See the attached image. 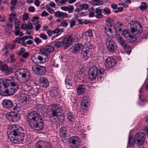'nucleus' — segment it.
Instances as JSON below:
<instances>
[{
  "label": "nucleus",
  "instance_id": "1",
  "mask_svg": "<svg viewBox=\"0 0 148 148\" xmlns=\"http://www.w3.org/2000/svg\"><path fill=\"white\" fill-rule=\"evenodd\" d=\"M23 131L22 128L20 125H12L8 130V138L14 143H21L24 139L25 134Z\"/></svg>",
  "mask_w": 148,
  "mask_h": 148
},
{
  "label": "nucleus",
  "instance_id": "2",
  "mask_svg": "<svg viewBox=\"0 0 148 148\" xmlns=\"http://www.w3.org/2000/svg\"><path fill=\"white\" fill-rule=\"evenodd\" d=\"M27 120L29 126L32 128L38 130L43 129L44 122L42 117L36 112H29L27 116Z\"/></svg>",
  "mask_w": 148,
  "mask_h": 148
},
{
  "label": "nucleus",
  "instance_id": "3",
  "mask_svg": "<svg viewBox=\"0 0 148 148\" xmlns=\"http://www.w3.org/2000/svg\"><path fill=\"white\" fill-rule=\"evenodd\" d=\"M15 74L17 77L22 79L25 82L29 81L31 77L29 71L25 69H18L15 71Z\"/></svg>",
  "mask_w": 148,
  "mask_h": 148
},
{
  "label": "nucleus",
  "instance_id": "4",
  "mask_svg": "<svg viewBox=\"0 0 148 148\" xmlns=\"http://www.w3.org/2000/svg\"><path fill=\"white\" fill-rule=\"evenodd\" d=\"M104 42L107 50L109 52L113 53L116 50L117 45L116 43L110 37H105Z\"/></svg>",
  "mask_w": 148,
  "mask_h": 148
},
{
  "label": "nucleus",
  "instance_id": "5",
  "mask_svg": "<svg viewBox=\"0 0 148 148\" xmlns=\"http://www.w3.org/2000/svg\"><path fill=\"white\" fill-rule=\"evenodd\" d=\"M10 86V88L8 89H5L4 92L2 93V95L7 96L11 95L14 93L17 90L18 88V86L16 82H13L12 80V82L9 84V86Z\"/></svg>",
  "mask_w": 148,
  "mask_h": 148
},
{
  "label": "nucleus",
  "instance_id": "6",
  "mask_svg": "<svg viewBox=\"0 0 148 148\" xmlns=\"http://www.w3.org/2000/svg\"><path fill=\"white\" fill-rule=\"evenodd\" d=\"M131 26V32L132 33L136 32L140 34L143 32L142 27L140 23L137 21H132L129 23Z\"/></svg>",
  "mask_w": 148,
  "mask_h": 148
},
{
  "label": "nucleus",
  "instance_id": "7",
  "mask_svg": "<svg viewBox=\"0 0 148 148\" xmlns=\"http://www.w3.org/2000/svg\"><path fill=\"white\" fill-rule=\"evenodd\" d=\"M32 69L36 74L41 75H44L46 71L44 66L36 64L32 65Z\"/></svg>",
  "mask_w": 148,
  "mask_h": 148
},
{
  "label": "nucleus",
  "instance_id": "8",
  "mask_svg": "<svg viewBox=\"0 0 148 148\" xmlns=\"http://www.w3.org/2000/svg\"><path fill=\"white\" fill-rule=\"evenodd\" d=\"M116 41L124 50L129 49L130 46L122 37L119 34H116L115 36Z\"/></svg>",
  "mask_w": 148,
  "mask_h": 148
},
{
  "label": "nucleus",
  "instance_id": "9",
  "mask_svg": "<svg viewBox=\"0 0 148 148\" xmlns=\"http://www.w3.org/2000/svg\"><path fill=\"white\" fill-rule=\"evenodd\" d=\"M32 60L34 62L38 63H44L48 61V58L45 56L43 58L40 55L39 53L34 54L32 57Z\"/></svg>",
  "mask_w": 148,
  "mask_h": 148
},
{
  "label": "nucleus",
  "instance_id": "10",
  "mask_svg": "<svg viewBox=\"0 0 148 148\" xmlns=\"http://www.w3.org/2000/svg\"><path fill=\"white\" fill-rule=\"evenodd\" d=\"M54 48L53 46L51 45H47L45 48H41L39 50L42 55L45 56L48 58L50 53L53 52L54 51Z\"/></svg>",
  "mask_w": 148,
  "mask_h": 148
},
{
  "label": "nucleus",
  "instance_id": "11",
  "mask_svg": "<svg viewBox=\"0 0 148 148\" xmlns=\"http://www.w3.org/2000/svg\"><path fill=\"white\" fill-rule=\"evenodd\" d=\"M12 80L8 79H0V94L2 95L4 90L9 86Z\"/></svg>",
  "mask_w": 148,
  "mask_h": 148
},
{
  "label": "nucleus",
  "instance_id": "12",
  "mask_svg": "<svg viewBox=\"0 0 148 148\" xmlns=\"http://www.w3.org/2000/svg\"><path fill=\"white\" fill-rule=\"evenodd\" d=\"M6 117L7 119L10 121L16 122L18 121L20 119V115L17 113L11 112L10 113L7 114Z\"/></svg>",
  "mask_w": 148,
  "mask_h": 148
},
{
  "label": "nucleus",
  "instance_id": "13",
  "mask_svg": "<svg viewBox=\"0 0 148 148\" xmlns=\"http://www.w3.org/2000/svg\"><path fill=\"white\" fill-rule=\"evenodd\" d=\"M75 40L74 36L72 34L66 36L62 40L64 48L66 49L69 47L72 44V42H74Z\"/></svg>",
  "mask_w": 148,
  "mask_h": 148
},
{
  "label": "nucleus",
  "instance_id": "14",
  "mask_svg": "<svg viewBox=\"0 0 148 148\" xmlns=\"http://www.w3.org/2000/svg\"><path fill=\"white\" fill-rule=\"evenodd\" d=\"M49 107L52 112L51 115L53 117L57 116L58 114L60 113L62 110V108L59 104L51 105L49 106Z\"/></svg>",
  "mask_w": 148,
  "mask_h": 148
},
{
  "label": "nucleus",
  "instance_id": "15",
  "mask_svg": "<svg viewBox=\"0 0 148 148\" xmlns=\"http://www.w3.org/2000/svg\"><path fill=\"white\" fill-rule=\"evenodd\" d=\"M145 138L146 136L145 133L141 132L137 133L134 135V138L136 141L140 145H143Z\"/></svg>",
  "mask_w": 148,
  "mask_h": 148
},
{
  "label": "nucleus",
  "instance_id": "16",
  "mask_svg": "<svg viewBox=\"0 0 148 148\" xmlns=\"http://www.w3.org/2000/svg\"><path fill=\"white\" fill-rule=\"evenodd\" d=\"M79 138L76 136H72L69 139V143L71 148H78V144L79 143Z\"/></svg>",
  "mask_w": 148,
  "mask_h": 148
},
{
  "label": "nucleus",
  "instance_id": "17",
  "mask_svg": "<svg viewBox=\"0 0 148 148\" xmlns=\"http://www.w3.org/2000/svg\"><path fill=\"white\" fill-rule=\"evenodd\" d=\"M98 71L97 68L95 66H93L90 69L88 77L90 80H94L97 77Z\"/></svg>",
  "mask_w": 148,
  "mask_h": 148
},
{
  "label": "nucleus",
  "instance_id": "18",
  "mask_svg": "<svg viewBox=\"0 0 148 148\" xmlns=\"http://www.w3.org/2000/svg\"><path fill=\"white\" fill-rule=\"evenodd\" d=\"M36 148H52L51 144L45 140H40L35 144Z\"/></svg>",
  "mask_w": 148,
  "mask_h": 148
},
{
  "label": "nucleus",
  "instance_id": "19",
  "mask_svg": "<svg viewBox=\"0 0 148 148\" xmlns=\"http://www.w3.org/2000/svg\"><path fill=\"white\" fill-rule=\"evenodd\" d=\"M105 65L107 69H113L116 64L115 60L112 57H108L105 63Z\"/></svg>",
  "mask_w": 148,
  "mask_h": 148
},
{
  "label": "nucleus",
  "instance_id": "20",
  "mask_svg": "<svg viewBox=\"0 0 148 148\" xmlns=\"http://www.w3.org/2000/svg\"><path fill=\"white\" fill-rule=\"evenodd\" d=\"M69 131L68 128L65 126L61 127L60 130V136L63 141L65 139V138L69 136Z\"/></svg>",
  "mask_w": 148,
  "mask_h": 148
},
{
  "label": "nucleus",
  "instance_id": "21",
  "mask_svg": "<svg viewBox=\"0 0 148 148\" xmlns=\"http://www.w3.org/2000/svg\"><path fill=\"white\" fill-rule=\"evenodd\" d=\"M92 51L85 49L83 47L81 53V56L85 60H86L89 58L92 54Z\"/></svg>",
  "mask_w": 148,
  "mask_h": 148
},
{
  "label": "nucleus",
  "instance_id": "22",
  "mask_svg": "<svg viewBox=\"0 0 148 148\" xmlns=\"http://www.w3.org/2000/svg\"><path fill=\"white\" fill-rule=\"evenodd\" d=\"M30 97L28 94L25 93L21 94L18 97V100L20 102L24 104H27L30 100Z\"/></svg>",
  "mask_w": 148,
  "mask_h": 148
},
{
  "label": "nucleus",
  "instance_id": "23",
  "mask_svg": "<svg viewBox=\"0 0 148 148\" xmlns=\"http://www.w3.org/2000/svg\"><path fill=\"white\" fill-rule=\"evenodd\" d=\"M2 104L3 107L8 109H10L12 108L13 105L12 101L8 99L3 100Z\"/></svg>",
  "mask_w": 148,
  "mask_h": 148
},
{
  "label": "nucleus",
  "instance_id": "24",
  "mask_svg": "<svg viewBox=\"0 0 148 148\" xmlns=\"http://www.w3.org/2000/svg\"><path fill=\"white\" fill-rule=\"evenodd\" d=\"M0 70L2 71H5V74L7 75L13 73L12 69L10 67H8V65L5 64L3 65Z\"/></svg>",
  "mask_w": 148,
  "mask_h": 148
},
{
  "label": "nucleus",
  "instance_id": "25",
  "mask_svg": "<svg viewBox=\"0 0 148 148\" xmlns=\"http://www.w3.org/2000/svg\"><path fill=\"white\" fill-rule=\"evenodd\" d=\"M38 92V88L32 87V88L30 89L28 93H27L29 95L31 98V97L34 98L37 95Z\"/></svg>",
  "mask_w": 148,
  "mask_h": 148
},
{
  "label": "nucleus",
  "instance_id": "26",
  "mask_svg": "<svg viewBox=\"0 0 148 148\" xmlns=\"http://www.w3.org/2000/svg\"><path fill=\"white\" fill-rule=\"evenodd\" d=\"M99 73H98L97 79L99 81L101 82L104 78V75L105 74V70L103 68L99 69Z\"/></svg>",
  "mask_w": 148,
  "mask_h": 148
},
{
  "label": "nucleus",
  "instance_id": "27",
  "mask_svg": "<svg viewBox=\"0 0 148 148\" xmlns=\"http://www.w3.org/2000/svg\"><path fill=\"white\" fill-rule=\"evenodd\" d=\"M40 82L41 86L44 88L47 87L49 85V83L48 79L45 77H42L39 79Z\"/></svg>",
  "mask_w": 148,
  "mask_h": 148
},
{
  "label": "nucleus",
  "instance_id": "28",
  "mask_svg": "<svg viewBox=\"0 0 148 148\" xmlns=\"http://www.w3.org/2000/svg\"><path fill=\"white\" fill-rule=\"evenodd\" d=\"M54 16L56 17H59L61 18H66L71 17V16H69L67 13L59 11L55 12Z\"/></svg>",
  "mask_w": 148,
  "mask_h": 148
},
{
  "label": "nucleus",
  "instance_id": "29",
  "mask_svg": "<svg viewBox=\"0 0 148 148\" xmlns=\"http://www.w3.org/2000/svg\"><path fill=\"white\" fill-rule=\"evenodd\" d=\"M95 17L97 18H100L103 16V15L102 14V9L100 7L96 8L95 11Z\"/></svg>",
  "mask_w": 148,
  "mask_h": 148
},
{
  "label": "nucleus",
  "instance_id": "30",
  "mask_svg": "<svg viewBox=\"0 0 148 148\" xmlns=\"http://www.w3.org/2000/svg\"><path fill=\"white\" fill-rule=\"evenodd\" d=\"M83 47V45L80 43H77L75 44L73 47V53H76L80 51Z\"/></svg>",
  "mask_w": 148,
  "mask_h": 148
},
{
  "label": "nucleus",
  "instance_id": "31",
  "mask_svg": "<svg viewBox=\"0 0 148 148\" xmlns=\"http://www.w3.org/2000/svg\"><path fill=\"white\" fill-rule=\"evenodd\" d=\"M44 105L42 102H39L38 103L36 107V110L38 112H42L45 109Z\"/></svg>",
  "mask_w": 148,
  "mask_h": 148
},
{
  "label": "nucleus",
  "instance_id": "32",
  "mask_svg": "<svg viewBox=\"0 0 148 148\" xmlns=\"http://www.w3.org/2000/svg\"><path fill=\"white\" fill-rule=\"evenodd\" d=\"M89 99L87 97H83L81 101V105L82 107L86 108L89 102Z\"/></svg>",
  "mask_w": 148,
  "mask_h": 148
},
{
  "label": "nucleus",
  "instance_id": "33",
  "mask_svg": "<svg viewBox=\"0 0 148 148\" xmlns=\"http://www.w3.org/2000/svg\"><path fill=\"white\" fill-rule=\"evenodd\" d=\"M32 86H31L28 85L25 83H22V88L24 89L25 91L27 92V93H28L29 90L32 88Z\"/></svg>",
  "mask_w": 148,
  "mask_h": 148
},
{
  "label": "nucleus",
  "instance_id": "34",
  "mask_svg": "<svg viewBox=\"0 0 148 148\" xmlns=\"http://www.w3.org/2000/svg\"><path fill=\"white\" fill-rule=\"evenodd\" d=\"M67 119L68 121L72 123L74 120V115L73 113L69 112L67 114Z\"/></svg>",
  "mask_w": 148,
  "mask_h": 148
},
{
  "label": "nucleus",
  "instance_id": "35",
  "mask_svg": "<svg viewBox=\"0 0 148 148\" xmlns=\"http://www.w3.org/2000/svg\"><path fill=\"white\" fill-rule=\"evenodd\" d=\"M58 91L57 88L53 87L52 88L51 90H50V92L53 97H55L57 95Z\"/></svg>",
  "mask_w": 148,
  "mask_h": 148
},
{
  "label": "nucleus",
  "instance_id": "36",
  "mask_svg": "<svg viewBox=\"0 0 148 148\" xmlns=\"http://www.w3.org/2000/svg\"><path fill=\"white\" fill-rule=\"evenodd\" d=\"M115 27L116 31H119L120 33H121L123 27L122 24L121 23L119 22H116L115 24Z\"/></svg>",
  "mask_w": 148,
  "mask_h": 148
},
{
  "label": "nucleus",
  "instance_id": "37",
  "mask_svg": "<svg viewBox=\"0 0 148 148\" xmlns=\"http://www.w3.org/2000/svg\"><path fill=\"white\" fill-rule=\"evenodd\" d=\"M136 140L132 136H130L129 137L128 145L130 147H132L135 143Z\"/></svg>",
  "mask_w": 148,
  "mask_h": 148
},
{
  "label": "nucleus",
  "instance_id": "38",
  "mask_svg": "<svg viewBox=\"0 0 148 148\" xmlns=\"http://www.w3.org/2000/svg\"><path fill=\"white\" fill-rule=\"evenodd\" d=\"M127 41L130 43H132L136 40V38L133 36L131 35H128L126 37Z\"/></svg>",
  "mask_w": 148,
  "mask_h": 148
},
{
  "label": "nucleus",
  "instance_id": "39",
  "mask_svg": "<svg viewBox=\"0 0 148 148\" xmlns=\"http://www.w3.org/2000/svg\"><path fill=\"white\" fill-rule=\"evenodd\" d=\"M14 32L16 36H22L23 35V32L20 31L19 27H15Z\"/></svg>",
  "mask_w": 148,
  "mask_h": 148
},
{
  "label": "nucleus",
  "instance_id": "40",
  "mask_svg": "<svg viewBox=\"0 0 148 148\" xmlns=\"http://www.w3.org/2000/svg\"><path fill=\"white\" fill-rule=\"evenodd\" d=\"M85 89L81 85H79L77 89L78 95H80L83 94L85 90Z\"/></svg>",
  "mask_w": 148,
  "mask_h": 148
},
{
  "label": "nucleus",
  "instance_id": "41",
  "mask_svg": "<svg viewBox=\"0 0 148 148\" xmlns=\"http://www.w3.org/2000/svg\"><path fill=\"white\" fill-rule=\"evenodd\" d=\"M85 47H84L85 49L93 51V46L90 42H87L85 44Z\"/></svg>",
  "mask_w": 148,
  "mask_h": 148
},
{
  "label": "nucleus",
  "instance_id": "42",
  "mask_svg": "<svg viewBox=\"0 0 148 148\" xmlns=\"http://www.w3.org/2000/svg\"><path fill=\"white\" fill-rule=\"evenodd\" d=\"M64 29L63 28L60 29L58 28H56L53 30V34H56V35H58V36H59L64 32Z\"/></svg>",
  "mask_w": 148,
  "mask_h": 148
},
{
  "label": "nucleus",
  "instance_id": "43",
  "mask_svg": "<svg viewBox=\"0 0 148 148\" xmlns=\"http://www.w3.org/2000/svg\"><path fill=\"white\" fill-rule=\"evenodd\" d=\"M148 8L147 3L145 2L141 3V5L139 6L140 9L141 10H145Z\"/></svg>",
  "mask_w": 148,
  "mask_h": 148
},
{
  "label": "nucleus",
  "instance_id": "44",
  "mask_svg": "<svg viewBox=\"0 0 148 148\" xmlns=\"http://www.w3.org/2000/svg\"><path fill=\"white\" fill-rule=\"evenodd\" d=\"M106 22L107 23V24L106 26H109V27H112V24L114 23V20L110 18H107L106 20Z\"/></svg>",
  "mask_w": 148,
  "mask_h": 148
},
{
  "label": "nucleus",
  "instance_id": "45",
  "mask_svg": "<svg viewBox=\"0 0 148 148\" xmlns=\"http://www.w3.org/2000/svg\"><path fill=\"white\" fill-rule=\"evenodd\" d=\"M83 35L86 37H92L93 35L92 30L90 29H88L87 31L83 33Z\"/></svg>",
  "mask_w": 148,
  "mask_h": 148
},
{
  "label": "nucleus",
  "instance_id": "46",
  "mask_svg": "<svg viewBox=\"0 0 148 148\" xmlns=\"http://www.w3.org/2000/svg\"><path fill=\"white\" fill-rule=\"evenodd\" d=\"M69 22V20H65L61 23L60 26L64 27H66L68 26Z\"/></svg>",
  "mask_w": 148,
  "mask_h": 148
},
{
  "label": "nucleus",
  "instance_id": "47",
  "mask_svg": "<svg viewBox=\"0 0 148 148\" xmlns=\"http://www.w3.org/2000/svg\"><path fill=\"white\" fill-rule=\"evenodd\" d=\"M9 58L10 62L11 63H14L17 60L15 58L14 54L13 53L10 55Z\"/></svg>",
  "mask_w": 148,
  "mask_h": 148
},
{
  "label": "nucleus",
  "instance_id": "48",
  "mask_svg": "<svg viewBox=\"0 0 148 148\" xmlns=\"http://www.w3.org/2000/svg\"><path fill=\"white\" fill-rule=\"evenodd\" d=\"M64 45L62 41H58L55 43L54 46L56 48H59Z\"/></svg>",
  "mask_w": 148,
  "mask_h": 148
},
{
  "label": "nucleus",
  "instance_id": "49",
  "mask_svg": "<svg viewBox=\"0 0 148 148\" xmlns=\"http://www.w3.org/2000/svg\"><path fill=\"white\" fill-rule=\"evenodd\" d=\"M93 4L94 5H100L103 4V2L100 0H92Z\"/></svg>",
  "mask_w": 148,
  "mask_h": 148
},
{
  "label": "nucleus",
  "instance_id": "50",
  "mask_svg": "<svg viewBox=\"0 0 148 148\" xmlns=\"http://www.w3.org/2000/svg\"><path fill=\"white\" fill-rule=\"evenodd\" d=\"M89 5L86 3L82 4L80 5L79 7L81 10H86L88 8Z\"/></svg>",
  "mask_w": 148,
  "mask_h": 148
},
{
  "label": "nucleus",
  "instance_id": "51",
  "mask_svg": "<svg viewBox=\"0 0 148 148\" xmlns=\"http://www.w3.org/2000/svg\"><path fill=\"white\" fill-rule=\"evenodd\" d=\"M83 84L81 85L85 89L86 88H90V84L89 82H87L86 81L83 82Z\"/></svg>",
  "mask_w": 148,
  "mask_h": 148
},
{
  "label": "nucleus",
  "instance_id": "52",
  "mask_svg": "<svg viewBox=\"0 0 148 148\" xmlns=\"http://www.w3.org/2000/svg\"><path fill=\"white\" fill-rule=\"evenodd\" d=\"M56 118H54V119H56V121H59L62 120H63L64 119V116L63 114H60L59 116H58L57 114V116H56Z\"/></svg>",
  "mask_w": 148,
  "mask_h": 148
},
{
  "label": "nucleus",
  "instance_id": "53",
  "mask_svg": "<svg viewBox=\"0 0 148 148\" xmlns=\"http://www.w3.org/2000/svg\"><path fill=\"white\" fill-rule=\"evenodd\" d=\"M102 12L105 14H110L111 13L110 10L108 8L103 9Z\"/></svg>",
  "mask_w": 148,
  "mask_h": 148
},
{
  "label": "nucleus",
  "instance_id": "54",
  "mask_svg": "<svg viewBox=\"0 0 148 148\" xmlns=\"http://www.w3.org/2000/svg\"><path fill=\"white\" fill-rule=\"evenodd\" d=\"M121 35H124L125 38L127 36H128V35H129L128 32L125 29L123 30L122 29V31H121Z\"/></svg>",
  "mask_w": 148,
  "mask_h": 148
},
{
  "label": "nucleus",
  "instance_id": "55",
  "mask_svg": "<svg viewBox=\"0 0 148 148\" xmlns=\"http://www.w3.org/2000/svg\"><path fill=\"white\" fill-rule=\"evenodd\" d=\"M14 23L15 27H19V26L20 25V23L18 21V19L17 18H15Z\"/></svg>",
  "mask_w": 148,
  "mask_h": 148
},
{
  "label": "nucleus",
  "instance_id": "56",
  "mask_svg": "<svg viewBox=\"0 0 148 148\" xmlns=\"http://www.w3.org/2000/svg\"><path fill=\"white\" fill-rule=\"evenodd\" d=\"M73 5H70L68 6L67 11H68L69 13H72L73 12Z\"/></svg>",
  "mask_w": 148,
  "mask_h": 148
},
{
  "label": "nucleus",
  "instance_id": "57",
  "mask_svg": "<svg viewBox=\"0 0 148 148\" xmlns=\"http://www.w3.org/2000/svg\"><path fill=\"white\" fill-rule=\"evenodd\" d=\"M25 49L23 48H21L20 50L18 51V54L19 56L21 55L23 53L25 52Z\"/></svg>",
  "mask_w": 148,
  "mask_h": 148
},
{
  "label": "nucleus",
  "instance_id": "58",
  "mask_svg": "<svg viewBox=\"0 0 148 148\" xmlns=\"http://www.w3.org/2000/svg\"><path fill=\"white\" fill-rule=\"evenodd\" d=\"M65 83L66 84H68L69 85H71L72 83V81H71V79L70 78L69 79L68 78H67L65 80Z\"/></svg>",
  "mask_w": 148,
  "mask_h": 148
},
{
  "label": "nucleus",
  "instance_id": "59",
  "mask_svg": "<svg viewBox=\"0 0 148 148\" xmlns=\"http://www.w3.org/2000/svg\"><path fill=\"white\" fill-rule=\"evenodd\" d=\"M108 32H107V37H110V36H113V32L112 31V29L110 28V29L108 30Z\"/></svg>",
  "mask_w": 148,
  "mask_h": 148
},
{
  "label": "nucleus",
  "instance_id": "60",
  "mask_svg": "<svg viewBox=\"0 0 148 148\" xmlns=\"http://www.w3.org/2000/svg\"><path fill=\"white\" fill-rule=\"evenodd\" d=\"M34 41L36 43V45H38L41 42V40L38 38H35L34 39Z\"/></svg>",
  "mask_w": 148,
  "mask_h": 148
},
{
  "label": "nucleus",
  "instance_id": "61",
  "mask_svg": "<svg viewBox=\"0 0 148 148\" xmlns=\"http://www.w3.org/2000/svg\"><path fill=\"white\" fill-rule=\"evenodd\" d=\"M40 37L44 40H46L47 39V35L43 33L39 35Z\"/></svg>",
  "mask_w": 148,
  "mask_h": 148
},
{
  "label": "nucleus",
  "instance_id": "62",
  "mask_svg": "<svg viewBox=\"0 0 148 148\" xmlns=\"http://www.w3.org/2000/svg\"><path fill=\"white\" fill-rule=\"evenodd\" d=\"M69 23H70V27H73L75 25V21L69 20Z\"/></svg>",
  "mask_w": 148,
  "mask_h": 148
},
{
  "label": "nucleus",
  "instance_id": "63",
  "mask_svg": "<svg viewBox=\"0 0 148 148\" xmlns=\"http://www.w3.org/2000/svg\"><path fill=\"white\" fill-rule=\"evenodd\" d=\"M28 18V16L27 13H24L23 15V21H26Z\"/></svg>",
  "mask_w": 148,
  "mask_h": 148
},
{
  "label": "nucleus",
  "instance_id": "64",
  "mask_svg": "<svg viewBox=\"0 0 148 148\" xmlns=\"http://www.w3.org/2000/svg\"><path fill=\"white\" fill-rule=\"evenodd\" d=\"M2 52L4 55L8 56L10 50H2Z\"/></svg>",
  "mask_w": 148,
  "mask_h": 148
}]
</instances>
